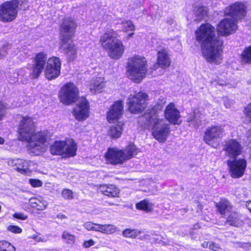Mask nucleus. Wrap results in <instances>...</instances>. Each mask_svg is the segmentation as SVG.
<instances>
[{"instance_id":"1","label":"nucleus","mask_w":251,"mask_h":251,"mask_svg":"<svg viewBox=\"0 0 251 251\" xmlns=\"http://www.w3.org/2000/svg\"><path fill=\"white\" fill-rule=\"evenodd\" d=\"M196 39L201 44L203 56L210 63L219 64L223 60V42L216 37L215 28L211 25L202 24L195 31Z\"/></svg>"},{"instance_id":"2","label":"nucleus","mask_w":251,"mask_h":251,"mask_svg":"<svg viewBox=\"0 0 251 251\" xmlns=\"http://www.w3.org/2000/svg\"><path fill=\"white\" fill-rule=\"evenodd\" d=\"M17 126V138L27 143L28 151L34 155H39L47 150V135L45 132H36V126L32 119L22 116Z\"/></svg>"},{"instance_id":"3","label":"nucleus","mask_w":251,"mask_h":251,"mask_svg":"<svg viewBox=\"0 0 251 251\" xmlns=\"http://www.w3.org/2000/svg\"><path fill=\"white\" fill-rule=\"evenodd\" d=\"M164 103L165 101L161 104H155L138 119L141 125L144 128H151L153 136L159 142L162 143L167 140L171 132L169 124L164 119H160L157 114V110L162 108Z\"/></svg>"},{"instance_id":"4","label":"nucleus","mask_w":251,"mask_h":251,"mask_svg":"<svg viewBox=\"0 0 251 251\" xmlns=\"http://www.w3.org/2000/svg\"><path fill=\"white\" fill-rule=\"evenodd\" d=\"M118 36L117 32L110 28L106 29L100 39L102 47L108 50L109 56L114 59L120 58L125 50L122 41L117 39Z\"/></svg>"},{"instance_id":"5","label":"nucleus","mask_w":251,"mask_h":251,"mask_svg":"<svg viewBox=\"0 0 251 251\" xmlns=\"http://www.w3.org/2000/svg\"><path fill=\"white\" fill-rule=\"evenodd\" d=\"M147 71V60L143 56L135 55L128 59L127 73L129 79L136 83L140 82Z\"/></svg>"},{"instance_id":"6","label":"nucleus","mask_w":251,"mask_h":251,"mask_svg":"<svg viewBox=\"0 0 251 251\" xmlns=\"http://www.w3.org/2000/svg\"><path fill=\"white\" fill-rule=\"evenodd\" d=\"M76 144L72 139L66 141H56L50 147V153L53 155L65 154L74 156L76 154Z\"/></svg>"},{"instance_id":"7","label":"nucleus","mask_w":251,"mask_h":251,"mask_svg":"<svg viewBox=\"0 0 251 251\" xmlns=\"http://www.w3.org/2000/svg\"><path fill=\"white\" fill-rule=\"evenodd\" d=\"M78 97V88L72 82H67L65 84L59 93L60 101L66 105H71L75 102Z\"/></svg>"},{"instance_id":"8","label":"nucleus","mask_w":251,"mask_h":251,"mask_svg":"<svg viewBox=\"0 0 251 251\" xmlns=\"http://www.w3.org/2000/svg\"><path fill=\"white\" fill-rule=\"evenodd\" d=\"M20 1L12 0L6 1L0 6V21L10 22L14 20L18 13Z\"/></svg>"},{"instance_id":"9","label":"nucleus","mask_w":251,"mask_h":251,"mask_svg":"<svg viewBox=\"0 0 251 251\" xmlns=\"http://www.w3.org/2000/svg\"><path fill=\"white\" fill-rule=\"evenodd\" d=\"M224 128L220 125H212L208 126L204 133V141L211 147L216 148L219 144V139L222 138Z\"/></svg>"},{"instance_id":"10","label":"nucleus","mask_w":251,"mask_h":251,"mask_svg":"<svg viewBox=\"0 0 251 251\" xmlns=\"http://www.w3.org/2000/svg\"><path fill=\"white\" fill-rule=\"evenodd\" d=\"M148 95L143 92L130 94L128 98V109L132 113L142 112L146 106Z\"/></svg>"},{"instance_id":"11","label":"nucleus","mask_w":251,"mask_h":251,"mask_svg":"<svg viewBox=\"0 0 251 251\" xmlns=\"http://www.w3.org/2000/svg\"><path fill=\"white\" fill-rule=\"evenodd\" d=\"M227 161L229 173L233 178H240L245 173L247 168V161L244 158H232Z\"/></svg>"},{"instance_id":"12","label":"nucleus","mask_w":251,"mask_h":251,"mask_svg":"<svg viewBox=\"0 0 251 251\" xmlns=\"http://www.w3.org/2000/svg\"><path fill=\"white\" fill-rule=\"evenodd\" d=\"M61 61L56 57L50 58L47 63L45 69V75L49 80L55 79L60 74Z\"/></svg>"},{"instance_id":"13","label":"nucleus","mask_w":251,"mask_h":251,"mask_svg":"<svg viewBox=\"0 0 251 251\" xmlns=\"http://www.w3.org/2000/svg\"><path fill=\"white\" fill-rule=\"evenodd\" d=\"M246 5L243 2H235L225 9V15L230 16L235 20L244 18L246 14Z\"/></svg>"},{"instance_id":"14","label":"nucleus","mask_w":251,"mask_h":251,"mask_svg":"<svg viewBox=\"0 0 251 251\" xmlns=\"http://www.w3.org/2000/svg\"><path fill=\"white\" fill-rule=\"evenodd\" d=\"M237 29L235 20L225 18L221 21L217 26V31L223 36H228L233 34Z\"/></svg>"},{"instance_id":"15","label":"nucleus","mask_w":251,"mask_h":251,"mask_svg":"<svg viewBox=\"0 0 251 251\" xmlns=\"http://www.w3.org/2000/svg\"><path fill=\"white\" fill-rule=\"evenodd\" d=\"M47 55L43 52L37 54L34 58V64L32 65V72L30 74L32 79L37 78L41 74L46 61L47 60Z\"/></svg>"},{"instance_id":"16","label":"nucleus","mask_w":251,"mask_h":251,"mask_svg":"<svg viewBox=\"0 0 251 251\" xmlns=\"http://www.w3.org/2000/svg\"><path fill=\"white\" fill-rule=\"evenodd\" d=\"M106 162L113 165L121 164L126 161V157L123 150L116 148L108 150L105 154Z\"/></svg>"},{"instance_id":"17","label":"nucleus","mask_w":251,"mask_h":251,"mask_svg":"<svg viewBox=\"0 0 251 251\" xmlns=\"http://www.w3.org/2000/svg\"><path fill=\"white\" fill-rule=\"evenodd\" d=\"M74 115L78 121L86 120L89 115V102L86 98L82 97L74 109Z\"/></svg>"},{"instance_id":"18","label":"nucleus","mask_w":251,"mask_h":251,"mask_svg":"<svg viewBox=\"0 0 251 251\" xmlns=\"http://www.w3.org/2000/svg\"><path fill=\"white\" fill-rule=\"evenodd\" d=\"M59 49L65 53L70 61H73L76 56L77 48L71 38H61L59 43Z\"/></svg>"},{"instance_id":"19","label":"nucleus","mask_w":251,"mask_h":251,"mask_svg":"<svg viewBox=\"0 0 251 251\" xmlns=\"http://www.w3.org/2000/svg\"><path fill=\"white\" fill-rule=\"evenodd\" d=\"M76 27V24L74 19L69 17L65 18L60 25L61 38H71L75 32Z\"/></svg>"},{"instance_id":"20","label":"nucleus","mask_w":251,"mask_h":251,"mask_svg":"<svg viewBox=\"0 0 251 251\" xmlns=\"http://www.w3.org/2000/svg\"><path fill=\"white\" fill-rule=\"evenodd\" d=\"M165 119L173 125H180L181 121L179 110L173 103H170L166 107L164 111Z\"/></svg>"},{"instance_id":"21","label":"nucleus","mask_w":251,"mask_h":251,"mask_svg":"<svg viewBox=\"0 0 251 251\" xmlns=\"http://www.w3.org/2000/svg\"><path fill=\"white\" fill-rule=\"evenodd\" d=\"M224 150L226 155L230 159H232L236 158L242 153L243 148L236 140L230 139L226 142Z\"/></svg>"},{"instance_id":"22","label":"nucleus","mask_w":251,"mask_h":251,"mask_svg":"<svg viewBox=\"0 0 251 251\" xmlns=\"http://www.w3.org/2000/svg\"><path fill=\"white\" fill-rule=\"evenodd\" d=\"M123 101H115L107 112V119L109 123H114L119 119L123 113Z\"/></svg>"},{"instance_id":"23","label":"nucleus","mask_w":251,"mask_h":251,"mask_svg":"<svg viewBox=\"0 0 251 251\" xmlns=\"http://www.w3.org/2000/svg\"><path fill=\"white\" fill-rule=\"evenodd\" d=\"M9 166L15 167V169L22 174L28 173L29 171V162L19 158L11 159L8 160Z\"/></svg>"},{"instance_id":"24","label":"nucleus","mask_w":251,"mask_h":251,"mask_svg":"<svg viewBox=\"0 0 251 251\" xmlns=\"http://www.w3.org/2000/svg\"><path fill=\"white\" fill-rule=\"evenodd\" d=\"M99 189L102 194L109 198H114L119 197L120 190L114 185H100Z\"/></svg>"},{"instance_id":"25","label":"nucleus","mask_w":251,"mask_h":251,"mask_svg":"<svg viewBox=\"0 0 251 251\" xmlns=\"http://www.w3.org/2000/svg\"><path fill=\"white\" fill-rule=\"evenodd\" d=\"M226 219L227 224L235 227H240L244 224V222L242 219L241 215L234 210H233L230 214L227 215Z\"/></svg>"},{"instance_id":"26","label":"nucleus","mask_w":251,"mask_h":251,"mask_svg":"<svg viewBox=\"0 0 251 251\" xmlns=\"http://www.w3.org/2000/svg\"><path fill=\"white\" fill-rule=\"evenodd\" d=\"M216 206L220 214L227 217L233 210L231 203L226 199H222L219 202L216 203Z\"/></svg>"},{"instance_id":"27","label":"nucleus","mask_w":251,"mask_h":251,"mask_svg":"<svg viewBox=\"0 0 251 251\" xmlns=\"http://www.w3.org/2000/svg\"><path fill=\"white\" fill-rule=\"evenodd\" d=\"M157 62L163 69H165L170 65L171 59L166 50L163 49L158 51Z\"/></svg>"},{"instance_id":"28","label":"nucleus","mask_w":251,"mask_h":251,"mask_svg":"<svg viewBox=\"0 0 251 251\" xmlns=\"http://www.w3.org/2000/svg\"><path fill=\"white\" fill-rule=\"evenodd\" d=\"M29 204L33 208L43 211L47 208L48 202L41 197H32L29 200Z\"/></svg>"},{"instance_id":"29","label":"nucleus","mask_w":251,"mask_h":251,"mask_svg":"<svg viewBox=\"0 0 251 251\" xmlns=\"http://www.w3.org/2000/svg\"><path fill=\"white\" fill-rule=\"evenodd\" d=\"M95 231L106 234H109L113 233L116 231V227L112 225H101L97 224L95 226Z\"/></svg>"},{"instance_id":"30","label":"nucleus","mask_w":251,"mask_h":251,"mask_svg":"<svg viewBox=\"0 0 251 251\" xmlns=\"http://www.w3.org/2000/svg\"><path fill=\"white\" fill-rule=\"evenodd\" d=\"M123 126L121 123L112 125L108 130L109 135L113 138H119L122 133Z\"/></svg>"},{"instance_id":"31","label":"nucleus","mask_w":251,"mask_h":251,"mask_svg":"<svg viewBox=\"0 0 251 251\" xmlns=\"http://www.w3.org/2000/svg\"><path fill=\"white\" fill-rule=\"evenodd\" d=\"M105 85L104 83L102 81L101 78L99 77L96 80L91 82L89 89L93 94L99 93L101 92V89Z\"/></svg>"},{"instance_id":"32","label":"nucleus","mask_w":251,"mask_h":251,"mask_svg":"<svg viewBox=\"0 0 251 251\" xmlns=\"http://www.w3.org/2000/svg\"><path fill=\"white\" fill-rule=\"evenodd\" d=\"M194 13L197 17V20H201L206 16L208 13V9L206 7L199 4L198 6L195 7Z\"/></svg>"},{"instance_id":"33","label":"nucleus","mask_w":251,"mask_h":251,"mask_svg":"<svg viewBox=\"0 0 251 251\" xmlns=\"http://www.w3.org/2000/svg\"><path fill=\"white\" fill-rule=\"evenodd\" d=\"M126 160L130 159L136 155L138 151V149L133 144H130L123 151Z\"/></svg>"},{"instance_id":"34","label":"nucleus","mask_w":251,"mask_h":251,"mask_svg":"<svg viewBox=\"0 0 251 251\" xmlns=\"http://www.w3.org/2000/svg\"><path fill=\"white\" fill-rule=\"evenodd\" d=\"M136 207L138 209L150 212L152 210L153 204L148 200H144L136 203Z\"/></svg>"},{"instance_id":"35","label":"nucleus","mask_w":251,"mask_h":251,"mask_svg":"<svg viewBox=\"0 0 251 251\" xmlns=\"http://www.w3.org/2000/svg\"><path fill=\"white\" fill-rule=\"evenodd\" d=\"M61 237L64 242L67 244L73 245L75 243V236L68 231H64L62 233Z\"/></svg>"},{"instance_id":"36","label":"nucleus","mask_w":251,"mask_h":251,"mask_svg":"<svg viewBox=\"0 0 251 251\" xmlns=\"http://www.w3.org/2000/svg\"><path fill=\"white\" fill-rule=\"evenodd\" d=\"M141 231L138 229L127 228L123 231V235L126 238H136L140 233Z\"/></svg>"},{"instance_id":"37","label":"nucleus","mask_w":251,"mask_h":251,"mask_svg":"<svg viewBox=\"0 0 251 251\" xmlns=\"http://www.w3.org/2000/svg\"><path fill=\"white\" fill-rule=\"evenodd\" d=\"M242 61L251 63V46L246 48L242 53Z\"/></svg>"},{"instance_id":"38","label":"nucleus","mask_w":251,"mask_h":251,"mask_svg":"<svg viewBox=\"0 0 251 251\" xmlns=\"http://www.w3.org/2000/svg\"><path fill=\"white\" fill-rule=\"evenodd\" d=\"M0 251H16L15 247L6 241L0 242Z\"/></svg>"},{"instance_id":"39","label":"nucleus","mask_w":251,"mask_h":251,"mask_svg":"<svg viewBox=\"0 0 251 251\" xmlns=\"http://www.w3.org/2000/svg\"><path fill=\"white\" fill-rule=\"evenodd\" d=\"M122 25H123V30L125 32L133 31L135 30V26L130 21H123Z\"/></svg>"},{"instance_id":"40","label":"nucleus","mask_w":251,"mask_h":251,"mask_svg":"<svg viewBox=\"0 0 251 251\" xmlns=\"http://www.w3.org/2000/svg\"><path fill=\"white\" fill-rule=\"evenodd\" d=\"M244 113L246 118L251 123V102L249 103L244 109ZM247 136L251 135V129L249 130Z\"/></svg>"},{"instance_id":"41","label":"nucleus","mask_w":251,"mask_h":251,"mask_svg":"<svg viewBox=\"0 0 251 251\" xmlns=\"http://www.w3.org/2000/svg\"><path fill=\"white\" fill-rule=\"evenodd\" d=\"M62 196L65 200H72L74 198L73 192L69 189H65L62 192Z\"/></svg>"},{"instance_id":"42","label":"nucleus","mask_w":251,"mask_h":251,"mask_svg":"<svg viewBox=\"0 0 251 251\" xmlns=\"http://www.w3.org/2000/svg\"><path fill=\"white\" fill-rule=\"evenodd\" d=\"M96 224L91 222H87L84 224V227L88 230L95 231Z\"/></svg>"},{"instance_id":"43","label":"nucleus","mask_w":251,"mask_h":251,"mask_svg":"<svg viewBox=\"0 0 251 251\" xmlns=\"http://www.w3.org/2000/svg\"><path fill=\"white\" fill-rule=\"evenodd\" d=\"M29 183L33 187H41L43 184L42 181L37 179H30Z\"/></svg>"},{"instance_id":"44","label":"nucleus","mask_w":251,"mask_h":251,"mask_svg":"<svg viewBox=\"0 0 251 251\" xmlns=\"http://www.w3.org/2000/svg\"><path fill=\"white\" fill-rule=\"evenodd\" d=\"M8 229L15 233H20L22 231V228L17 226L10 225L8 227Z\"/></svg>"},{"instance_id":"45","label":"nucleus","mask_w":251,"mask_h":251,"mask_svg":"<svg viewBox=\"0 0 251 251\" xmlns=\"http://www.w3.org/2000/svg\"><path fill=\"white\" fill-rule=\"evenodd\" d=\"M224 104L226 108H229L233 104V100H230L226 97L223 98Z\"/></svg>"},{"instance_id":"46","label":"nucleus","mask_w":251,"mask_h":251,"mask_svg":"<svg viewBox=\"0 0 251 251\" xmlns=\"http://www.w3.org/2000/svg\"><path fill=\"white\" fill-rule=\"evenodd\" d=\"M28 238L33 239L37 242H43L46 241L44 239L42 238V237L39 236V234L30 235L28 236Z\"/></svg>"},{"instance_id":"47","label":"nucleus","mask_w":251,"mask_h":251,"mask_svg":"<svg viewBox=\"0 0 251 251\" xmlns=\"http://www.w3.org/2000/svg\"><path fill=\"white\" fill-rule=\"evenodd\" d=\"M9 49L8 45H5L2 48H0V58H3L7 53V50Z\"/></svg>"},{"instance_id":"48","label":"nucleus","mask_w":251,"mask_h":251,"mask_svg":"<svg viewBox=\"0 0 251 251\" xmlns=\"http://www.w3.org/2000/svg\"><path fill=\"white\" fill-rule=\"evenodd\" d=\"M6 109L5 105L1 101H0V120L2 119Z\"/></svg>"},{"instance_id":"49","label":"nucleus","mask_w":251,"mask_h":251,"mask_svg":"<svg viewBox=\"0 0 251 251\" xmlns=\"http://www.w3.org/2000/svg\"><path fill=\"white\" fill-rule=\"evenodd\" d=\"M95 244V242L93 240L90 239L89 240L85 241L84 242L83 246L84 248H88L94 245Z\"/></svg>"},{"instance_id":"50","label":"nucleus","mask_w":251,"mask_h":251,"mask_svg":"<svg viewBox=\"0 0 251 251\" xmlns=\"http://www.w3.org/2000/svg\"><path fill=\"white\" fill-rule=\"evenodd\" d=\"M209 248L214 251H217L220 249V247L218 244L210 242L209 245Z\"/></svg>"},{"instance_id":"51","label":"nucleus","mask_w":251,"mask_h":251,"mask_svg":"<svg viewBox=\"0 0 251 251\" xmlns=\"http://www.w3.org/2000/svg\"><path fill=\"white\" fill-rule=\"evenodd\" d=\"M13 217L21 220H25L27 218L26 216L21 213H16L13 215Z\"/></svg>"},{"instance_id":"52","label":"nucleus","mask_w":251,"mask_h":251,"mask_svg":"<svg viewBox=\"0 0 251 251\" xmlns=\"http://www.w3.org/2000/svg\"><path fill=\"white\" fill-rule=\"evenodd\" d=\"M188 121L191 122V124L192 125L193 124L194 122H195L197 125H198L201 123V121L198 119L195 120V117H194L193 119H190Z\"/></svg>"},{"instance_id":"53","label":"nucleus","mask_w":251,"mask_h":251,"mask_svg":"<svg viewBox=\"0 0 251 251\" xmlns=\"http://www.w3.org/2000/svg\"><path fill=\"white\" fill-rule=\"evenodd\" d=\"M132 2H133L134 3H136V2H138V0H132ZM140 3H136V4L135 5H132L131 4H130V6H131V9H134L139 7L140 6Z\"/></svg>"},{"instance_id":"54","label":"nucleus","mask_w":251,"mask_h":251,"mask_svg":"<svg viewBox=\"0 0 251 251\" xmlns=\"http://www.w3.org/2000/svg\"><path fill=\"white\" fill-rule=\"evenodd\" d=\"M13 75L12 76H10V80L13 82L17 81L18 80V74L17 73H14Z\"/></svg>"},{"instance_id":"55","label":"nucleus","mask_w":251,"mask_h":251,"mask_svg":"<svg viewBox=\"0 0 251 251\" xmlns=\"http://www.w3.org/2000/svg\"><path fill=\"white\" fill-rule=\"evenodd\" d=\"M245 205L246 207L248 208V209L251 213V201H246Z\"/></svg>"},{"instance_id":"56","label":"nucleus","mask_w":251,"mask_h":251,"mask_svg":"<svg viewBox=\"0 0 251 251\" xmlns=\"http://www.w3.org/2000/svg\"><path fill=\"white\" fill-rule=\"evenodd\" d=\"M210 242L204 241L201 244V246L205 248H209V245Z\"/></svg>"},{"instance_id":"57","label":"nucleus","mask_w":251,"mask_h":251,"mask_svg":"<svg viewBox=\"0 0 251 251\" xmlns=\"http://www.w3.org/2000/svg\"><path fill=\"white\" fill-rule=\"evenodd\" d=\"M57 217L61 220L67 218V217L64 214H58L57 215Z\"/></svg>"},{"instance_id":"58","label":"nucleus","mask_w":251,"mask_h":251,"mask_svg":"<svg viewBox=\"0 0 251 251\" xmlns=\"http://www.w3.org/2000/svg\"><path fill=\"white\" fill-rule=\"evenodd\" d=\"M158 66H160L158 64V62H157V63H156L153 65L152 69H153L154 70H155L158 68Z\"/></svg>"},{"instance_id":"59","label":"nucleus","mask_w":251,"mask_h":251,"mask_svg":"<svg viewBox=\"0 0 251 251\" xmlns=\"http://www.w3.org/2000/svg\"><path fill=\"white\" fill-rule=\"evenodd\" d=\"M4 140L3 138L0 137V144L2 145L4 144Z\"/></svg>"},{"instance_id":"60","label":"nucleus","mask_w":251,"mask_h":251,"mask_svg":"<svg viewBox=\"0 0 251 251\" xmlns=\"http://www.w3.org/2000/svg\"><path fill=\"white\" fill-rule=\"evenodd\" d=\"M133 34H134L133 32L128 34L127 36V39H129V38H130Z\"/></svg>"},{"instance_id":"61","label":"nucleus","mask_w":251,"mask_h":251,"mask_svg":"<svg viewBox=\"0 0 251 251\" xmlns=\"http://www.w3.org/2000/svg\"><path fill=\"white\" fill-rule=\"evenodd\" d=\"M219 84L220 85H224V84H223V83H219Z\"/></svg>"},{"instance_id":"62","label":"nucleus","mask_w":251,"mask_h":251,"mask_svg":"<svg viewBox=\"0 0 251 251\" xmlns=\"http://www.w3.org/2000/svg\"><path fill=\"white\" fill-rule=\"evenodd\" d=\"M109 204L110 205H113V203H110Z\"/></svg>"}]
</instances>
